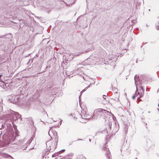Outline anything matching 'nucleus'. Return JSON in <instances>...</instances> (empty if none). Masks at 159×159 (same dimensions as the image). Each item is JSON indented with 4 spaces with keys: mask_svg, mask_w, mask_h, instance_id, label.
I'll return each mask as SVG.
<instances>
[{
    "mask_svg": "<svg viewBox=\"0 0 159 159\" xmlns=\"http://www.w3.org/2000/svg\"><path fill=\"white\" fill-rule=\"evenodd\" d=\"M55 94V92H53L52 93H51L49 94L50 95H53Z\"/></svg>",
    "mask_w": 159,
    "mask_h": 159,
    "instance_id": "obj_12",
    "label": "nucleus"
},
{
    "mask_svg": "<svg viewBox=\"0 0 159 159\" xmlns=\"http://www.w3.org/2000/svg\"><path fill=\"white\" fill-rule=\"evenodd\" d=\"M10 97H12V98L11 99V101H12V102L13 103L16 102L18 101V97L17 98H16V97H15L14 96H13L12 95H11V96H10Z\"/></svg>",
    "mask_w": 159,
    "mask_h": 159,
    "instance_id": "obj_8",
    "label": "nucleus"
},
{
    "mask_svg": "<svg viewBox=\"0 0 159 159\" xmlns=\"http://www.w3.org/2000/svg\"><path fill=\"white\" fill-rule=\"evenodd\" d=\"M109 127H110V125H109Z\"/></svg>",
    "mask_w": 159,
    "mask_h": 159,
    "instance_id": "obj_24",
    "label": "nucleus"
},
{
    "mask_svg": "<svg viewBox=\"0 0 159 159\" xmlns=\"http://www.w3.org/2000/svg\"><path fill=\"white\" fill-rule=\"evenodd\" d=\"M77 55V56H78V55H78V54H77V55Z\"/></svg>",
    "mask_w": 159,
    "mask_h": 159,
    "instance_id": "obj_25",
    "label": "nucleus"
},
{
    "mask_svg": "<svg viewBox=\"0 0 159 159\" xmlns=\"http://www.w3.org/2000/svg\"><path fill=\"white\" fill-rule=\"evenodd\" d=\"M82 140V139H78L77 140Z\"/></svg>",
    "mask_w": 159,
    "mask_h": 159,
    "instance_id": "obj_19",
    "label": "nucleus"
},
{
    "mask_svg": "<svg viewBox=\"0 0 159 159\" xmlns=\"http://www.w3.org/2000/svg\"><path fill=\"white\" fill-rule=\"evenodd\" d=\"M158 106L159 107V104H158Z\"/></svg>",
    "mask_w": 159,
    "mask_h": 159,
    "instance_id": "obj_22",
    "label": "nucleus"
},
{
    "mask_svg": "<svg viewBox=\"0 0 159 159\" xmlns=\"http://www.w3.org/2000/svg\"><path fill=\"white\" fill-rule=\"evenodd\" d=\"M102 97L104 99H106L107 97V96L105 95H103Z\"/></svg>",
    "mask_w": 159,
    "mask_h": 159,
    "instance_id": "obj_13",
    "label": "nucleus"
},
{
    "mask_svg": "<svg viewBox=\"0 0 159 159\" xmlns=\"http://www.w3.org/2000/svg\"><path fill=\"white\" fill-rule=\"evenodd\" d=\"M158 110L159 111V108L158 109Z\"/></svg>",
    "mask_w": 159,
    "mask_h": 159,
    "instance_id": "obj_21",
    "label": "nucleus"
},
{
    "mask_svg": "<svg viewBox=\"0 0 159 159\" xmlns=\"http://www.w3.org/2000/svg\"><path fill=\"white\" fill-rule=\"evenodd\" d=\"M5 86H6V84H5Z\"/></svg>",
    "mask_w": 159,
    "mask_h": 159,
    "instance_id": "obj_26",
    "label": "nucleus"
},
{
    "mask_svg": "<svg viewBox=\"0 0 159 159\" xmlns=\"http://www.w3.org/2000/svg\"><path fill=\"white\" fill-rule=\"evenodd\" d=\"M61 151H65V149H63L62 150H61Z\"/></svg>",
    "mask_w": 159,
    "mask_h": 159,
    "instance_id": "obj_17",
    "label": "nucleus"
},
{
    "mask_svg": "<svg viewBox=\"0 0 159 159\" xmlns=\"http://www.w3.org/2000/svg\"><path fill=\"white\" fill-rule=\"evenodd\" d=\"M1 134V132H0V135Z\"/></svg>",
    "mask_w": 159,
    "mask_h": 159,
    "instance_id": "obj_20",
    "label": "nucleus"
},
{
    "mask_svg": "<svg viewBox=\"0 0 159 159\" xmlns=\"http://www.w3.org/2000/svg\"><path fill=\"white\" fill-rule=\"evenodd\" d=\"M141 89H142L143 91V87H142L141 88Z\"/></svg>",
    "mask_w": 159,
    "mask_h": 159,
    "instance_id": "obj_18",
    "label": "nucleus"
},
{
    "mask_svg": "<svg viewBox=\"0 0 159 159\" xmlns=\"http://www.w3.org/2000/svg\"><path fill=\"white\" fill-rule=\"evenodd\" d=\"M135 96H132V98L133 99H134L135 98Z\"/></svg>",
    "mask_w": 159,
    "mask_h": 159,
    "instance_id": "obj_14",
    "label": "nucleus"
},
{
    "mask_svg": "<svg viewBox=\"0 0 159 159\" xmlns=\"http://www.w3.org/2000/svg\"><path fill=\"white\" fill-rule=\"evenodd\" d=\"M26 120L27 121H28L29 120L31 122H30V123L31 124L32 123L33 124L32 118V117L28 118H27Z\"/></svg>",
    "mask_w": 159,
    "mask_h": 159,
    "instance_id": "obj_9",
    "label": "nucleus"
},
{
    "mask_svg": "<svg viewBox=\"0 0 159 159\" xmlns=\"http://www.w3.org/2000/svg\"><path fill=\"white\" fill-rule=\"evenodd\" d=\"M15 138V137H13V134L10 133L9 134L8 132L5 133L3 135L2 137L3 142L7 145L12 143Z\"/></svg>",
    "mask_w": 159,
    "mask_h": 159,
    "instance_id": "obj_3",
    "label": "nucleus"
},
{
    "mask_svg": "<svg viewBox=\"0 0 159 159\" xmlns=\"http://www.w3.org/2000/svg\"><path fill=\"white\" fill-rule=\"evenodd\" d=\"M89 141L90 142L91 139H89Z\"/></svg>",
    "mask_w": 159,
    "mask_h": 159,
    "instance_id": "obj_27",
    "label": "nucleus"
},
{
    "mask_svg": "<svg viewBox=\"0 0 159 159\" xmlns=\"http://www.w3.org/2000/svg\"><path fill=\"white\" fill-rule=\"evenodd\" d=\"M141 97V96H140H140H139V97H138V98H137V100H138V99L139 98Z\"/></svg>",
    "mask_w": 159,
    "mask_h": 159,
    "instance_id": "obj_16",
    "label": "nucleus"
},
{
    "mask_svg": "<svg viewBox=\"0 0 159 159\" xmlns=\"http://www.w3.org/2000/svg\"><path fill=\"white\" fill-rule=\"evenodd\" d=\"M116 90H118V89H116Z\"/></svg>",
    "mask_w": 159,
    "mask_h": 159,
    "instance_id": "obj_23",
    "label": "nucleus"
},
{
    "mask_svg": "<svg viewBox=\"0 0 159 159\" xmlns=\"http://www.w3.org/2000/svg\"><path fill=\"white\" fill-rule=\"evenodd\" d=\"M47 148L50 152H53L56 148L55 143L50 140L46 143Z\"/></svg>",
    "mask_w": 159,
    "mask_h": 159,
    "instance_id": "obj_4",
    "label": "nucleus"
},
{
    "mask_svg": "<svg viewBox=\"0 0 159 159\" xmlns=\"http://www.w3.org/2000/svg\"><path fill=\"white\" fill-rule=\"evenodd\" d=\"M113 97L112 98V99H113L114 100L118 101L119 99V95L117 92H115L114 94L113 95Z\"/></svg>",
    "mask_w": 159,
    "mask_h": 159,
    "instance_id": "obj_6",
    "label": "nucleus"
},
{
    "mask_svg": "<svg viewBox=\"0 0 159 159\" xmlns=\"http://www.w3.org/2000/svg\"><path fill=\"white\" fill-rule=\"evenodd\" d=\"M94 113L95 114L93 116L94 117H93V118L94 119H97L98 117L101 116L103 114V112L101 110L98 111H95Z\"/></svg>",
    "mask_w": 159,
    "mask_h": 159,
    "instance_id": "obj_5",
    "label": "nucleus"
},
{
    "mask_svg": "<svg viewBox=\"0 0 159 159\" xmlns=\"http://www.w3.org/2000/svg\"><path fill=\"white\" fill-rule=\"evenodd\" d=\"M6 117L8 120L10 119L14 121L18 120L19 119L20 121L22 120L21 115L18 112H14L10 109H7L5 111Z\"/></svg>",
    "mask_w": 159,
    "mask_h": 159,
    "instance_id": "obj_1",
    "label": "nucleus"
},
{
    "mask_svg": "<svg viewBox=\"0 0 159 159\" xmlns=\"http://www.w3.org/2000/svg\"><path fill=\"white\" fill-rule=\"evenodd\" d=\"M91 84H90V85H89L88 86H87L85 89L83 90L81 92V94L80 95H81V93H82L83 92H84L89 87H90V85Z\"/></svg>",
    "mask_w": 159,
    "mask_h": 159,
    "instance_id": "obj_10",
    "label": "nucleus"
},
{
    "mask_svg": "<svg viewBox=\"0 0 159 159\" xmlns=\"http://www.w3.org/2000/svg\"><path fill=\"white\" fill-rule=\"evenodd\" d=\"M2 76V75H0V81H2V80H1V77Z\"/></svg>",
    "mask_w": 159,
    "mask_h": 159,
    "instance_id": "obj_15",
    "label": "nucleus"
},
{
    "mask_svg": "<svg viewBox=\"0 0 159 159\" xmlns=\"http://www.w3.org/2000/svg\"><path fill=\"white\" fill-rule=\"evenodd\" d=\"M136 75H135V76L134 78V80H135V85H136V91H137V90H138V89H137V85H136V79H135V77H136Z\"/></svg>",
    "mask_w": 159,
    "mask_h": 159,
    "instance_id": "obj_11",
    "label": "nucleus"
},
{
    "mask_svg": "<svg viewBox=\"0 0 159 159\" xmlns=\"http://www.w3.org/2000/svg\"><path fill=\"white\" fill-rule=\"evenodd\" d=\"M104 150H105L106 151H107L106 152V154L107 155V157L108 159H110V152L109 151V149H107L106 147H105V148H104Z\"/></svg>",
    "mask_w": 159,
    "mask_h": 159,
    "instance_id": "obj_7",
    "label": "nucleus"
},
{
    "mask_svg": "<svg viewBox=\"0 0 159 159\" xmlns=\"http://www.w3.org/2000/svg\"><path fill=\"white\" fill-rule=\"evenodd\" d=\"M12 36L11 34H9L5 35L0 36V48L2 50L7 48V45L11 40Z\"/></svg>",
    "mask_w": 159,
    "mask_h": 159,
    "instance_id": "obj_2",
    "label": "nucleus"
}]
</instances>
